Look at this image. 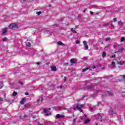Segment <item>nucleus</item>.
<instances>
[{"label":"nucleus","instance_id":"nucleus-1","mask_svg":"<svg viewBox=\"0 0 125 125\" xmlns=\"http://www.w3.org/2000/svg\"><path fill=\"white\" fill-rule=\"evenodd\" d=\"M9 29L14 30V29H18V25L15 23H12L8 26Z\"/></svg>","mask_w":125,"mask_h":125},{"label":"nucleus","instance_id":"nucleus-2","mask_svg":"<svg viewBox=\"0 0 125 125\" xmlns=\"http://www.w3.org/2000/svg\"><path fill=\"white\" fill-rule=\"evenodd\" d=\"M84 104H77L76 106L74 108V110L76 109H78V110H82L81 108H83L84 107Z\"/></svg>","mask_w":125,"mask_h":125},{"label":"nucleus","instance_id":"nucleus-3","mask_svg":"<svg viewBox=\"0 0 125 125\" xmlns=\"http://www.w3.org/2000/svg\"><path fill=\"white\" fill-rule=\"evenodd\" d=\"M64 118H65V115L60 114H57L56 115V120H57V119H64Z\"/></svg>","mask_w":125,"mask_h":125},{"label":"nucleus","instance_id":"nucleus-4","mask_svg":"<svg viewBox=\"0 0 125 125\" xmlns=\"http://www.w3.org/2000/svg\"><path fill=\"white\" fill-rule=\"evenodd\" d=\"M83 43L86 49H88V45H87V43L86 42V41H83Z\"/></svg>","mask_w":125,"mask_h":125},{"label":"nucleus","instance_id":"nucleus-5","mask_svg":"<svg viewBox=\"0 0 125 125\" xmlns=\"http://www.w3.org/2000/svg\"><path fill=\"white\" fill-rule=\"evenodd\" d=\"M24 102H26V99L25 98H23L21 99V100L20 102V104L21 105H24Z\"/></svg>","mask_w":125,"mask_h":125},{"label":"nucleus","instance_id":"nucleus-6","mask_svg":"<svg viewBox=\"0 0 125 125\" xmlns=\"http://www.w3.org/2000/svg\"><path fill=\"white\" fill-rule=\"evenodd\" d=\"M7 33V27H5V28H4L2 30V35L3 36H5V33Z\"/></svg>","mask_w":125,"mask_h":125},{"label":"nucleus","instance_id":"nucleus-7","mask_svg":"<svg viewBox=\"0 0 125 125\" xmlns=\"http://www.w3.org/2000/svg\"><path fill=\"white\" fill-rule=\"evenodd\" d=\"M46 112H47V110H43V113H44V114H45L44 115L45 116H46V117H48V116L51 115V113H49L48 114V113H46Z\"/></svg>","mask_w":125,"mask_h":125},{"label":"nucleus","instance_id":"nucleus-8","mask_svg":"<svg viewBox=\"0 0 125 125\" xmlns=\"http://www.w3.org/2000/svg\"><path fill=\"white\" fill-rule=\"evenodd\" d=\"M109 115L110 116H114V115H115V112H114V111L112 110H110Z\"/></svg>","mask_w":125,"mask_h":125},{"label":"nucleus","instance_id":"nucleus-9","mask_svg":"<svg viewBox=\"0 0 125 125\" xmlns=\"http://www.w3.org/2000/svg\"><path fill=\"white\" fill-rule=\"evenodd\" d=\"M51 69L52 71H53L54 72H55L57 70L56 66H51Z\"/></svg>","mask_w":125,"mask_h":125},{"label":"nucleus","instance_id":"nucleus-10","mask_svg":"<svg viewBox=\"0 0 125 125\" xmlns=\"http://www.w3.org/2000/svg\"><path fill=\"white\" fill-rule=\"evenodd\" d=\"M70 63H71V64H76L77 62L75 61V59H71L70 60Z\"/></svg>","mask_w":125,"mask_h":125},{"label":"nucleus","instance_id":"nucleus-11","mask_svg":"<svg viewBox=\"0 0 125 125\" xmlns=\"http://www.w3.org/2000/svg\"><path fill=\"white\" fill-rule=\"evenodd\" d=\"M57 44L58 45H65L64 43H62V42L61 41H59L57 42Z\"/></svg>","mask_w":125,"mask_h":125},{"label":"nucleus","instance_id":"nucleus-12","mask_svg":"<svg viewBox=\"0 0 125 125\" xmlns=\"http://www.w3.org/2000/svg\"><path fill=\"white\" fill-rule=\"evenodd\" d=\"M32 45V44H31L29 42L26 43V46H27V47H31Z\"/></svg>","mask_w":125,"mask_h":125},{"label":"nucleus","instance_id":"nucleus-13","mask_svg":"<svg viewBox=\"0 0 125 125\" xmlns=\"http://www.w3.org/2000/svg\"><path fill=\"white\" fill-rule=\"evenodd\" d=\"M124 24L125 23L122 22V21H118V24L119 25V26H122V25H124Z\"/></svg>","mask_w":125,"mask_h":125},{"label":"nucleus","instance_id":"nucleus-14","mask_svg":"<svg viewBox=\"0 0 125 125\" xmlns=\"http://www.w3.org/2000/svg\"><path fill=\"white\" fill-rule=\"evenodd\" d=\"M111 64H112V65H112V68L114 69V68H115V67H116V63L115 62H111Z\"/></svg>","mask_w":125,"mask_h":125},{"label":"nucleus","instance_id":"nucleus-15","mask_svg":"<svg viewBox=\"0 0 125 125\" xmlns=\"http://www.w3.org/2000/svg\"><path fill=\"white\" fill-rule=\"evenodd\" d=\"M106 55H107V53H106L105 52H103L102 54L103 58H104Z\"/></svg>","mask_w":125,"mask_h":125},{"label":"nucleus","instance_id":"nucleus-16","mask_svg":"<svg viewBox=\"0 0 125 125\" xmlns=\"http://www.w3.org/2000/svg\"><path fill=\"white\" fill-rule=\"evenodd\" d=\"M88 69H89V67H86L84 69H83L82 70V72H86V71H87V70H88Z\"/></svg>","mask_w":125,"mask_h":125},{"label":"nucleus","instance_id":"nucleus-17","mask_svg":"<svg viewBox=\"0 0 125 125\" xmlns=\"http://www.w3.org/2000/svg\"><path fill=\"white\" fill-rule=\"evenodd\" d=\"M3 87V83L2 82H0V89H1Z\"/></svg>","mask_w":125,"mask_h":125},{"label":"nucleus","instance_id":"nucleus-18","mask_svg":"<svg viewBox=\"0 0 125 125\" xmlns=\"http://www.w3.org/2000/svg\"><path fill=\"white\" fill-rule=\"evenodd\" d=\"M106 93H107V94H109V95H113V93L109 92L108 91L106 92Z\"/></svg>","mask_w":125,"mask_h":125},{"label":"nucleus","instance_id":"nucleus-19","mask_svg":"<svg viewBox=\"0 0 125 125\" xmlns=\"http://www.w3.org/2000/svg\"><path fill=\"white\" fill-rule=\"evenodd\" d=\"M71 31L73 32V34H77V31L76 30H74L73 28H71Z\"/></svg>","mask_w":125,"mask_h":125},{"label":"nucleus","instance_id":"nucleus-20","mask_svg":"<svg viewBox=\"0 0 125 125\" xmlns=\"http://www.w3.org/2000/svg\"><path fill=\"white\" fill-rule=\"evenodd\" d=\"M17 95V92L14 91L13 93V96H16Z\"/></svg>","mask_w":125,"mask_h":125},{"label":"nucleus","instance_id":"nucleus-21","mask_svg":"<svg viewBox=\"0 0 125 125\" xmlns=\"http://www.w3.org/2000/svg\"><path fill=\"white\" fill-rule=\"evenodd\" d=\"M82 100H83V98H80V99H77L76 101H77L78 103H79V102H80V101H82Z\"/></svg>","mask_w":125,"mask_h":125},{"label":"nucleus","instance_id":"nucleus-22","mask_svg":"<svg viewBox=\"0 0 125 125\" xmlns=\"http://www.w3.org/2000/svg\"><path fill=\"white\" fill-rule=\"evenodd\" d=\"M125 61H123V62H121L120 63V65H124V64H125Z\"/></svg>","mask_w":125,"mask_h":125},{"label":"nucleus","instance_id":"nucleus-23","mask_svg":"<svg viewBox=\"0 0 125 125\" xmlns=\"http://www.w3.org/2000/svg\"><path fill=\"white\" fill-rule=\"evenodd\" d=\"M125 37H123L121 38V41L122 42H125Z\"/></svg>","mask_w":125,"mask_h":125},{"label":"nucleus","instance_id":"nucleus-24","mask_svg":"<svg viewBox=\"0 0 125 125\" xmlns=\"http://www.w3.org/2000/svg\"><path fill=\"white\" fill-rule=\"evenodd\" d=\"M84 123V124H87L88 123H89V119H87Z\"/></svg>","mask_w":125,"mask_h":125},{"label":"nucleus","instance_id":"nucleus-25","mask_svg":"<svg viewBox=\"0 0 125 125\" xmlns=\"http://www.w3.org/2000/svg\"><path fill=\"white\" fill-rule=\"evenodd\" d=\"M110 40H111V38H106L105 40V41L106 42H109V41H110Z\"/></svg>","mask_w":125,"mask_h":125},{"label":"nucleus","instance_id":"nucleus-26","mask_svg":"<svg viewBox=\"0 0 125 125\" xmlns=\"http://www.w3.org/2000/svg\"><path fill=\"white\" fill-rule=\"evenodd\" d=\"M6 40H7V38L6 37H4V38L3 39L2 41H3V42H6Z\"/></svg>","mask_w":125,"mask_h":125},{"label":"nucleus","instance_id":"nucleus-27","mask_svg":"<svg viewBox=\"0 0 125 125\" xmlns=\"http://www.w3.org/2000/svg\"><path fill=\"white\" fill-rule=\"evenodd\" d=\"M86 88H87V89H90L91 88H92V86H89L87 87Z\"/></svg>","mask_w":125,"mask_h":125},{"label":"nucleus","instance_id":"nucleus-28","mask_svg":"<svg viewBox=\"0 0 125 125\" xmlns=\"http://www.w3.org/2000/svg\"><path fill=\"white\" fill-rule=\"evenodd\" d=\"M124 48H121L120 51H118V52H122L123 50H124Z\"/></svg>","mask_w":125,"mask_h":125},{"label":"nucleus","instance_id":"nucleus-29","mask_svg":"<svg viewBox=\"0 0 125 125\" xmlns=\"http://www.w3.org/2000/svg\"><path fill=\"white\" fill-rule=\"evenodd\" d=\"M19 83L21 84V85H23V82H21V81H19Z\"/></svg>","mask_w":125,"mask_h":125},{"label":"nucleus","instance_id":"nucleus-30","mask_svg":"<svg viewBox=\"0 0 125 125\" xmlns=\"http://www.w3.org/2000/svg\"><path fill=\"white\" fill-rule=\"evenodd\" d=\"M37 14H38V15H41V14H42V12L39 11L38 12H37Z\"/></svg>","mask_w":125,"mask_h":125},{"label":"nucleus","instance_id":"nucleus-31","mask_svg":"<svg viewBox=\"0 0 125 125\" xmlns=\"http://www.w3.org/2000/svg\"><path fill=\"white\" fill-rule=\"evenodd\" d=\"M111 58H116V55L114 54L111 56Z\"/></svg>","mask_w":125,"mask_h":125},{"label":"nucleus","instance_id":"nucleus-32","mask_svg":"<svg viewBox=\"0 0 125 125\" xmlns=\"http://www.w3.org/2000/svg\"><path fill=\"white\" fill-rule=\"evenodd\" d=\"M109 25V22H107V23L104 25V27H106V26Z\"/></svg>","mask_w":125,"mask_h":125},{"label":"nucleus","instance_id":"nucleus-33","mask_svg":"<svg viewBox=\"0 0 125 125\" xmlns=\"http://www.w3.org/2000/svg\"><path fill=\"white\" fill-rule=\"evenodd\" d=\"M97 117L98 118H101V116L100 115V113L97 114Z\"/></svg>","mask_w":125,"mask_h":125},{"label":"nucleus","instance_id":"nucleus-34","mask_svg":"<svg viewBox=\"0 0 125 125\" xmlns=\"http://www.w3.org/2000/svg\"><path fill=\"white\" fill-rule=\"evenodd\" d=\"M76 43H77V44H80V41H79V40H77L76 42Z\"/></svg>","mask_w":125,"mask_h":125},{"label":"nucleus","instance_id":"nucleus-35","mask_svg":"<svg viewBox=\"0 0 125 125\" xmlns=\"http://www.w3.org/2000/svg\"><path fill=\"white\" fill-rule=\"evenodd\" d=\"M121 77H123V80H125V75H121Z\"/></svg>","mask_w":125,"mask_h":125},{"label":"nucleus","instance_id":"nucleus-36","mask_svg":"<svg viewBox=\"0 0 125 125\" xmlns=\"http://www.w3.org/2000/svg\"><path fill=\"white\" fill-rule=\"evenodd\" d=\"M113 22H117V19L116 18H114L113 19Z\"/></svg>","mask_w":125,"mask_h":125},{"label":"nucleus","instance_id":"nucleus-37","mask_svg":"<svg viewBox=\"0 0 125 125\" xmlns=\"http://www.w3.org/2000/svg\"><path fill=\"white\" fill-rule=\"evenodd\" d=\"M3 101V99L2 98H0V102Z\"/></svg>","mask_w":125,"mask_h":125},{"label":"nucleus","instance_id":"nucleus-38","mask_svg":"<svg viewBox=\"0 0 125 125\" xmlns=\"http://www.w3.org/2000/svg\"><path fill=\"white\" fill-rule=\"evenodd\" d=\"M76 121H77V120H76V119H74L73 120V124H75V123H76Z\"/></svg>","mask_w":125,"mask_h":125},{"label":"nucleus","instance_id":"nucleus-39","mask_svg":"<svg viewBox=\"0 0 125 125\" xmlns=\"http://www.w3.org/2000/svg\"><path fill=\"white\" fill-rule=\"evenodd\" d=\"M113 47H114V48H117V45H113Z\"/></svg>","mask_w":125,"mask_h":125},{"label":"nucleus","instance_id":"nucleus-40","mask_svg":"<svg viewBox=\"0 0 125 125\" xmlns=\"http://www.w3.org/2000/svg\"><path fill=\"white\" fill-rule=\"evenodd\" d=\"M109 46H110V44H108L107 46H106L105 47V49H106V48H108V47H109Z\"/></svg>","mask_w":125,"mask_h":125},{"label":"nucleus","instance_id":"nucleus-41","mask_svg":"<svg viewBox=\"0 0 125 125\" xmlns=\"http://www.w3.org/2000/svg\"><path fill=\"white\" fill-rule=\"evenodd\" d=\"M36 64L37 65H40V64H41V62H36Z\"/></svg>","mask_w":125,"mask_h":125},{"label":"nucleus","instance_id":"nucleus-42","mask_svg":"<svg viewBox=\"0 0 125 125\" xmlns=\"http://www.w3.org/2000/svg\"><path fill=\"white\" fill-rule=\"evenodd\" d=\"M90 14H91V15H93V12L90 11Z\"/></svg>","mask_w":125,"mask_h":125},{"label":"nucleus","instance_id":"nucleus-43","mask_svg":"<svg viewBox=\"0 0 125 125\" xmlns=\"http://www.w3.org/2000/svg\"><path fill=\"white\" fill-rule=\"evenodd\" d=\"M61 109H62V107H60V106H59V107H58V110H61Z\"/></svg>","mask_w":125,"mask_h":125},{"label":"nucleus","instance_id":"nucleus-44","mask_svg":"<svg viewBox=\"0 0 125 125\" xmlns=\"http://www.w3.org/2000/svg\"><path fill=\"white\" fill-rule=\"evenodd\" d=\"M84 97H87V95H84V96H83V98H84Z\"/></svg>","mask_w":125,"mask_h":125},{"label":"nucleus","instance_id":"nucleus-45","mask_svg":"<svg viewBox=\"0 0 125 125\" xmlns=\"http://www.w3.org/2000/svg\"><path fill=\"white\" fill-rule=\"evenodd\" d=\"M25 95H29V93L28 92L25 93Z\"/></svg>","mask_w":125,"mask_h":125},{"label":"nucleus","instance_id":"nucleus-46","mask_svg":"<svg viewBox=\"0 0 125 125\" xmlns=\"http://www.w3.org/2000/svg\"><path fill=\"white\" fill-rule=\"evenodd\" d=\"M64 82H66V77H64Z\"/></svg>","mask_w":125,"mask_h":125},{"label":"nucleus","instance_id":"nucleus-47","mask_svg":"<svg viewBox=\"0 0 125 125\" xmlns=\"http://www.w3.org/2000/svg\"><path fill=\"white\" fill-rule=\"evenodd\" d=\"M62 87H63V86H62V85L60 86V88H62Z\"/></svg>","mask_w":125,"mask_h":125},{"label":"nucleus","instance_id":"nucleus-48","mask_svg":"<svg viewBox=\"0 0 125 125\" xmlns=\"http://www.w3.org/2000/svg\"><path fill=\"white\" fill-rule=\"evenodd\" d=\"M85 11H86V9H84L83 11V12H85Z\"/></svg>","mask_w":125,"mask_h":125},{"label":"nucleus","instance_id":"nucleus-49","mask_svg":"<svg viewBox=\"0 0 125 125\" xmlns=\"http://www.w3.org/2000/svg\"><path fill=\"white\" fill-rule=\"evenodd\" d=\"M33 119H36V116L32 117Z\"/></svg>","mask_w":125,"mask_h":125},{"label":"nucleus","instance_id":"nucleus-50","mask_svg":"<svg viewBox=\"0 0 125 125\" xmlns=\"http://www.w3.org/2000/svg\"><path fill=\"white\" fill-rule=\"evenodd\" d=\"M111 27H113V28H114V24H111Z\"/></svg>","mask_w":125,"mask_h":125},{"label":"nucleus","instance_id":"nucleus-51","mask_svg":"<svg viewBox=\"0 0 125 125\" xmlns=\"http://www.w3.org/2000/svg\"><path fill=\"white\" fill-rule=\"evenodd\" d=\"M95 68H96V66H93V69H95Z\"/></svg>","mask_w":125,"mask_h":125},{"label":"nucleus","instance_id":"nucleus-52","mask_svg":"<svg viewBox=\"0 0 125 125\" xmlns=\"http://www.w3.org/2000/svg\"><path fill=\"white\" fill-rule=\"evenodd\" d=\"M51 108H50V107H49L48 108V110H51Z\"/></svg>","mask_w":125,"mask_h":125},{"label":"nucleus","instance_id":"nucleus-53","mask_svg":"<svg viewBox=\"0 0 125 125\" xmlns=\"http://www.w3.org/2000/svg\"><path fill=\"white\" fill-rule=\"evenodd\" d=\"M54 26H58L57 24H54Z\"/></svg>","mask_w":125,"mask_h":125},{"label":"nucleus","instance_id":"nucleus-54","mask_svg":"<svg viewBox=\"0 0 125 125\" xmlns=\"http://www.w3.org/2000/svg\"><path fill=\"white\" fill-rule=\"evenodd\" d=\"M96 15H98V14H99V13H96Z\"/></svg>","mask_w":125,"mask_h":125},{"label":"nucleus","instance_id":"nucleus-55","mask_svg":"<svg viewBox=\"0 0 125 125\" xmlns=\"http://www.w3.org/2000/svg\"><path fill=\"white\" fill-rule=\"evenodd\" d=\"M26 0H23V2H25V1H26Z\"/></svg>","mask_w":125,"mask_h":125},{"label":"nucleus","instance_id":"nucleus-56","mask_svg":"<svg viewBox=\"0 0 125 125\" xmlns=\"http://www.w3.org/2000/svg\"><path fill=\"white\" fill-rule=\"evenodd\" d=\"M43 110H47L46 108H44Z\"/></svg>","mask_w":125,"mask_h":125},{"label":"nucleus","instance_id":"nucleus-57","mask_svg":"<svg viewBox=\"0 0 125 125\" xmlns=\"http://www.w3.org/2000/svg\"><path fill=\"white\" fill-rule=\"evenodd\" d=\"M27 116H26V115H24V118H26Z\"/></svg>","mask_w":125,"mask_h":125},{"label":"nucleus","instance_id":"nucleus-58","mask_svg":"<svg viewBox=\"0 0 125 125\" xmlns=\"http://www.w3.org/2000/svg\"><path fill=\"white\" fill-rule=\"evenodd\" d=\"M80 112H83V110H80Z\"/></svg>","mask_w":125,"mask_h":125},{"label":"nucleus","instance_id":"nucleus-59","mask_svg":"<svg viewBox=\"0 0 125 125\" xmlns=\"http://www.w3.org/2000/svg\"><path fill=\"white\" fill-rule=\"evenodd\" d=\"M37 101H38V102L40 101V100L38 99V100H37Z\"/></svg>","mask_w":125,"mask_h":125},{"label":"nucleus","instance_id":"nucleus-60","mask_svg":"<svg viewBox=\"0 0 125 125\" xmlns=\"http://www.w3.org/2000/svg\"><path fill=\"white\" fill-rule=\"evenodd\" d=\"M66 64V65H68V63H65Z\"/></svg>","mask_w":125,"mask_h":125},{"label":"nucleus","instance_id":"nucleus-61","mask_svg":"<svg viewBox=\"0 0 125 125\" xmlns=\"http://www.w3.org/2000/svg\"><path fill=\"white\" fill-rule=\"evenodd\" d=\"M51 5H49V7H50Z\"/></svg>","mask_w":125,"mask_h":125},{"label":"nucleus","instance_id":"nucleus-62","mask_svg":"<svg viewBox=\"0 0 125 125\" xmlns=\"http://www.w3.org/2000/svg\"><path fill=\"white\" fill-rule=\"evenodd\" d=\"M64 110H67V109H66V108H64Z\"/></svg>","mask_w":125,"mask_h":125},{"label":"nucleus","instance_id":"nucleus-63","mask_svg":"<svg viewBox=\"0 0 125 125\" xmlns=\"http://www.w3.org/2000/svg\"><path fill=\"white\" fill-rule=\"evenodd\" d=\"M117 53V52H114V53Z\"/></svg>","mask_w":125,"mask_h":125},{"label":"nucleus","instance_id":"nucleus-64","mask_svg":"<svg viewBox=\"0 0 125 125\" xmlns=\"http://www.w3.org/2000/svg\"><path fill=\"white\" fill-rule=\"evenodd\" d=\"M96 125H98V124H96Z\"/></svg>","mask_w":125,"mask_h":125}]
</instances>
